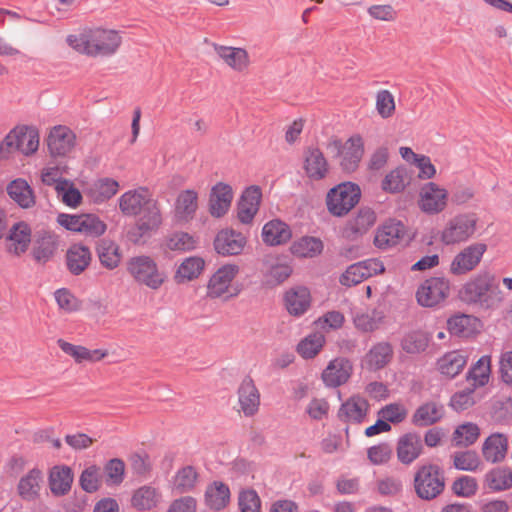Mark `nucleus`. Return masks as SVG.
<instances>
[{
	"label": "nucleus",
	"instance_id": "nucleus-1",
	"mask_svg": "<svg viewBox=\"0 0 512 512\" xmlns=\"http://www.w3.org/2000/svg\"><path fill=\"white\" fill-rule=\"evenodd\" d=\"M126 270L139 285L151 290H159L167 281V274L157 261L149 255H136L128 259Z\"/></svg>",
	"mask_w": 512,
	"mask_h": 512
},
{
	"label": "nucleus",
	"instance_id": "nucleus-2",
	"mask_svg": "<svg viewBox=\"0 0 512 512\" xmlns=\"http://www.w3.org/2000/svg\"><path fill=\"white\" fill-rule=\"evenodd\" d=\"M478 217L474 213L458 214L448 220L440 232L444 245H458L470 240L477 231Z\"/></svg>",
	"mask_w": 512,
	"mask_h": 512
},
{
	"label": "nucleus",
	"instance_id": "nucleus-3",
	"mask_svg": "<svg viewBox=\"0 0 512 512\" xmlns=\"http://www.w3.org/2000/svg\"><path fill=\"white\" fill-rule=\"evenodd\" d=\"M240 273V267L234 263H226L218 267L207 283V296L211 299H231L238 295L234 280Z\"/></svg>",
	"mask_w": 512,
	"mask_h": 512
},
{
	"label": "nucleus",
	"instance_id": "nucleus-4",
	"mask_svg": "<svg viewBox=\"0 0 512 512\" xmlns=\"http://www.w3.org/2000/svg\"><path fill=\"white\" fill-rule=\"evenodd\" d=\"M414 486L420 498L434 499L441 494L445 486L442 470L434 464L420 466L414 477Z\"/></svg>",
	"mask_w": 512,
	"mask_h": 512
},
{
	"label": "nucleus",
	"instance_id": "nucleus-5",
	"mask_svg": "<svg viewBox=\"0 0 512 512\" xmlns=\"http://www.w3.org/2000/svg\"><path fill=\"white\" fill-rule=\"evenodd\" d=\"M360 196L359 186L351 182L341 183L330 189L327 194L328 211L334 216H343L359 202Z\"/></svg>",
	"mask_w": 512,
	"mask_h": 512
},
{
	"label": "nucleus",
	"instance_id": "nucleus-6",
	"mask_svg": "<svg viewBox=\"0 0 512 512\" xmlns=\"http://www.w3.org/2000/svg\"><path fill=\"white\" fill-rule=\"evenodd\" d=\"M39 139L37 128L28 125H17L5 136L1 150H17L29 156L38 150Z\"/></svg>",
	"mask_w": 512,
	"mask_h": 512
},
{
	"label": "nucleus",
	"instance_id": "nucleus-7",
	"mask_svg": "<svg viewBox=\"0 0 512 512\" xmlns=\"http://www.w3.org/2000/svg\"><path fill=\"white\" fill-rule=\"evenodd\" d=\"M449 294L450 281L447 278L430 277L418 287L416 300L422 307L434 308L443 303Z\"/></svg>",
	"mask_w": 512,
	"mask_h": 512
},
{
	"label": "nucleus",
	"instance_id": "nucleus-8",
	"mask_svg": "<svg viewBox=\"0 0 512 512\" xmlns=\"http://www.w3.org/2000/svg\"><path fill=\"white\" fill-rule=\"evenodd\" d=\"M487 245L482 242L472 243L461 249L452 259L449 272L455 276L466 275L480 264Z\"/></svg>",
	"mask_w": 512,
	"mask_h": 512
},
{
	"label": "nucleus",
	"instance_id": "nucleus-9",
	"mask_svg": "<svg viewBox=\"0 0 512 512\" xmlns=\"http://www.w3.org/2000/svg\"><path fill=\"white\" fill-rule=\"evenodd\" d=\"M460 293L462 298L469 303L479 304L486 308L494 304L492 283L488 275H478L472 278L464 284Z\"/></svg>",
	"mask_w": 512,
	"mask_h": 512
},
{
	"label": "nucleus",
	"instance_id": "nucleus-10",
	"mask_svg": "<svg viewBox=\"0 0 512 512\" xmlns=\"http://www.w3.org/2000/svg\"><path fill=\"white\" fill-rule=\"evenodd\" d=\"M330 145L341 156L340 165L344 171L353 172L357 169L364 154V142L360 135H353L343 145L339 140H334Z\"/></svg>",
	"mask_w": 512,
	"mask_h": 512
},
{
	"label": "nucleus",
	"instance_id": "nucleus-11",
	"mask_svg": "<svg viewBox=\"0 0 512 512\" xmlns=\"http://www.w3.org/2000/svg\"><path fill=\"white\" fill-rule=\"evenodd\" d=\"M135 229L131 232V240L139 242L143 237H149L156 232L162 224V215L156 200L139 214Z\"/></svg>",
	"mask_w": 512,
	"mask_h": 512
},
{
	"label": "nucleus",
	"instance_id": "nucleus-12",
	"mask_svg": "<svg viewBox=\"0 0 512 512\" xmlns=\"http://www.w3.org/2000/svg\"><path fill=\"white\" fill-rule=\"evenodd\" d=\"M90 56H110L121 44L120 35L114 30L90 29Z\"/></svg>",
	"mask_w": 512,
	"mask_h": 512
},
{
	"label": "nucleus",
	"instance_id": "nucleus-13",
	"mask_svg": "<svg viewBox=\"0 0 512 512\" xmlns=\"http://www.w3.org/2000/svg\"><path fill=\"white\" fill-rule=\"evenodd\" d=\"M448 193L433 182L425 184L419 194V208L427 214H437L447 205Z\"/></svg>",
	"mask_w": 512,
	"mask_h": 512
},
{
	"label": "nucleus",
	"instance_id": "nucleus-14",
	"mask_svg": "<svg viewBox=\"0 0 512 512\" xmlns=\"http://www.w3.org/2000/svg\"><path fill=\"white\" fill-rule=\"evenodd\" d=\"M75 143L76 135L64 125L54 126L47 138L48 150L52 156L68 155L75 147Z\"/></svg>",
	"mask_w": 512,
	"mask_h": 512
},
{
	"label": "nucleus",
	"instance_id": "nucleus-15",
	"mask_svg": "<svg viewBox=\"0 0 512 512\" xmlns=\"http://www.w3.org/2000/svg\"><path fill=\"white\" fill-rule=\"evenodd\" d=\"M352 372V362L345 357H337L328 363L321 378L326 387L337 388L349 380Z\"/></svg>",
	"mask_w": 512,
	"mask_h": 512
},
{
	"label": "nucleus",
	"instance_id": "nucleus-16",
	"mask_svg": "<svg viewBox=\"0 0 512 512\" xmlns=\"http://www.w3.org/2000/svg\"><path fill=\"white\" fill-rule=\"evenodd\" d=\"M246 237L233 229H222L214 240L215 251L222 256H235L242 253L246 246Z\"/></svg>",
	"mask_w": 512,
	"mask_h": 512
},
{
	"label": "nucleus",
	"instance_id": "nucleus-17",
	"mask_svg": "<svg viewBox=\"0 0 512 512\" xmlns=\"http://www.w3.org/2000/svg\"><path fill=\"white\" fill-rule=\"evenodd\" d=\"M154 200L147 188L139 187L120 196L119 208L123 214L135 216L140 214Z\"/></svg>",
	"mask_w": 512,
	"mask_h": 512
},
{
	"label": "nucleus",
	"instance_id": "nucleus-18",
	"mask_svg": "<svg viewBox=\"0 0 512 512\" xmlns=\"http://www.w3.org/2000/svg\"><path fill=\"white\" fill-rule=\"evenodd\" d=\"M292 267L280 258L267 255L262 262L264 281L269 286H276L286 281L292 274Z\"/></svg>",
	"mask_w": 512,
	"mask_h": 512
},
{
	"label": "nucleus",
	"instance_id": "nucleus-19",
	"mask_svg": "<svg viewBox=\"0 0 512 512\" xmlns=\"http://www.w3.org/2000/svg\"><path fill=\"white\" fill-rule=\"evenodd\" d=\"M237 394L240 411L246 417L254 416L260 406V392L251 377L246 376L241 381Z\"/></svg>",
	"mask_w": 512,
	"mask_h": 512
},
{
	"label": "nucleus",
	"instance_id": "nucleus-20",
	"mask_svg": "<svg viewBox=\"0 0 512 512\" xmlns=\"http://www.w3.org/2000/svg\"><path fill=\"white\" fill-rule=\"evenodd\" d=\"M213 48L219 58L232 70L242 73L248 70L251 60L246 49L223 46L214 43Z\"/></svg>",
	"mask_w": 512,
	"mask_h": 512
},
{
	"label": "nucleus",
	"instance_id": "nucleus-21",
	"mask_svg": "<svg viewBox=\"0 0 512 512\" xmlns=\"http://www.w3.org/2000/svg\"><path fill=\"white\" fill-rule=\"evenodd\" d=\"M404 235V225L400 221L389 220L377 229L374 244L376 247L385 250L397 245Z\"/></svg>",
	"mask_w": 512,
	"mask_h": 512
},
{
	"label": "nucleus",
	"instance_id": "nucleus-22",
	"mask_svg": "<svg viewBox=\"0 0 512 512\" xmlns=\"http://www.w3.org/2000/svg\"><path fill=\"white\" fill-rule=\"evenodd\" d=\"M233 191L228 184L219 182L211 189L209 198V212L213 217L224 216L232 203Z\"/></svg>",
	"mask_w": 512,
	"mask_h": 512
},
{
	"label": "nucleus",
	"instance_id": "nucleus-23",
	"mask_svg": "<svg viewBox=\"0 0 512 512\" xmlns=\"http://www.w3.org/2000/svg\"><path fill=\"white\" fill-rule=\"evenodd\" d=\"M422 450L421 437L416 433H407L398 439L397 458L404 465L413 463L422 454Z\"/></svg>",
	"mask_w": 512,
	"mask_h": 512
},
{
	"label": "nucleus",
	"instance_id": "nucleus-24",
	"mask_svg": "<svg viewBox=\"0 0 512 512\" xmlns=\"http://www.w3.org/2000/svg\"><path fill=\"white\" fill-rule=\"evenodd\" d=\"M59 245L58 236L47 230L39 231L36 234L33 245V257L38 263L48 262L55 254Z\"/></svg>",
	"mask_w": 512,
	"mask_h": 512
},
{
	"label": "nucleus",
	"instance_id": "nucleus-25",
	"mask_svg": "<svg viewBox=\"0 0 512 512\" xmlns=\"http://www.w3.org/2000/svg\"><path fill=\"white\" fill-rule=\"evenodd\" d=\"M284 302L289 314L299 317L307 312L311 305L310 291L304 286L292 287L286 291Z\"/></svg>",
	"mask_w": 512,
	"mask_h": 512
},
{
	"label": "nucleus",
	"instance_id": "nucleus-26",
	"mask_svg": "<svg viewBox=\"0 0 512 512\" xmlns=\"http://www.w3.org/2000/svg\"><path fill=\"white\" fill-rule=\"evenodd\" d=\"M369 410V403L359 395L351 396L340 407L338 417L345 422L361 423Z\"/></svg>",
	"mask_w": 512,
	"mask_h": 512
},
{
	"label": "nucleus",
	"instance_id": "nucleus-27",
	"mask_svg": "<svg viewBox=\"0 0 512 512\" xmlns=\"http://www.w3.org/2000/svg\"><path fill=\"white\" fill-rule=\"evenodd\" d=\"M261 190L257 186L247 188L238 204V218L241 223L248 224L258 212L261 201Z\"/></svg>",
	"mask_w": 512,
	"mask_h": 512
},
{
	"label": "nucleus",
	"instance_id": "nucleus-28",
	"mask_svg": "<svg viewBox=\"0 0 512 512\" xmlns=\"http://www.w3.org/2000/svg\"><path fill=\"white\" fill-rule=\"evenodd\" d=\"M375 221L376 215L374 211L370 208H362L356 216L347 222L343 235L349 239H356L366 233L374 225Z\"/></svg>",
	"mask_w": 512,
	"mask_h": 512
},
{
	"label": "nucleus",
	"instance_id": "nucleus-29",
	"mask_svg": "<svg viewBox=\"0 0 512 512\" xmlns=\"http://www.w3.org/2000/svg\"><path fill=\"white\" fill-rule=\"evenodd\" d=\"M468 355L465 351L454 350L445 353L437 360V370L445 377L454 378L467 364Z\"/></svg>",
	"mask_w": 512,
	"mask_h": 512
},
{
	"label": "nucleus",
	"instance_id": "nucleus-30",
	"mask_svg": "<svg viewBox=\"0 0 512 512\" xmlns=\"http://www.w3.org/2000/svg\"><path fill=\"white\" fill-rule=\"evenodd\" d=\"M42 483V471L38 468L31 469L19 479L17 485L19 496L25 501L36 500L40 495Z\"/></svg>",
	"mask_w": 512,
	"mask_h": 512
},
{
	"label": "nucleus",
	"instance_id": "nucleus-31",
	"mask_svg": "<svg viewBox=\"0 0 512 512\" xmlns=\"http://www.w3.org/2000/svg\"><path fill=\"white\" fill-rule=\"evenodd\" d=\"M31 242V229L25 222L14 224L7 237V250L9 253L19 256L26 252Z\"/></svg>",
	"mask_w": 512,
	"mask_h": 512
},
{
	"label": "nucleus",
	"instance_id": "nucleus-32",
	"mask_svg": "<svg viewBox=\"0 0 512 512\" xmlns=\"http://www.w3.org/2000/svg\"><path fill=\"white\" fill-rule=\"evenodd\" d=\"M262 240L268 246H278L287 243L292 237L290 227L279 219L267 222L262 228Z\"/></svg>",
	"mask_w": 512,
	"mask_h": 512
},
{
	"label": "nucleus",
	"instance_id": "nucleus-33",
	"mask_svg": "<svg viewBox=\"0 0 512 512\" xmlns=\"http://www.w3.org/2000/svg\"><path fill=\"white\" fill-rule=\"evenodd\" d=\"M508 445L509 440L506 435L494 433L484 441L482 455L487 462H501L507 454Z\"/></svg>",
	"mask_w": 512,
	"mask_h": 512
},
{
	"label": "nucleus",
	"instance_id": "nucleus-34",
	"mask_svg": "<svg viewBox=\"0 0 512 512\" xmlns=\"http://www.w3.org/2000/svg\"><path fill=\"white\" fill-rule=\"evenodd\" d=\"M198 210V193L193 189L181 191L175 201V217L179 221L192 220Z\"/></svg>",
	"mask_w": 512,
	"mask_h": 512
},
{
	"label": "nucleus",
	"instance_id": "nucleus-35",
	"mask_svg": "<svg viewBox=\"0 0 512 512\" xmlns=\"http://www.w3.org/2000/svg\"><path fill=\"white\" fill-rule=\"evenodd\" d=\"M6 190L9 197L21 208L28 209L35 205L34 191L26 180L15 179L7 185Z\"/></svg>",
	"mask_w": 512,
	"mask_h": 512
},
{
	"label": "nucleus",
	"instance_id": "nucleus-36",
	"mask_svg": "<svg viewBox=\"0 0 512 512\" xmlns=\"http://www.w3.org/2000/svg\"><path fill=\"white\" fill-rule=\"evenodd\" d=\"M393 348L388 342H379L373 345L366 353L363 363L371 371L384 368L392 359Z\"/></svg>",
	"mask_w": 512,
	"mask_h": 512
},
{
	"label": "nucleus",
	"instance_id": "nucleus-37",
	"mask_svg": "<svg viewBox=\"0 0 512 512\" xmlns=\"http://www.w3.org/2000/svg\"><path fill=\"white\" fill-rule=\"evenodd\" d=\"M443 416V405L433 401L426 402L416 409L412 416V423L418 427H426L437 423Z\"/></svg>",
	"mask_w": 512,
	"mask_h": 512
},
{
	"label": "nucleus",
	"instance_id": "nucleus-38",
	"mask_svg": "<svg viewBox=\"0 0 512 512\" xmlns=\"http://www.w3.org/2000/svg\"><path fill=\"white\" fill-rule=\"evenodd\" d=\"M73 474L68 466H54L49 473V487L53 495L63 496L71 489Z\"/></svg>",
	"mask_w": 512,
	"mask_h": 512
},
{
	"label": "nucleus",
	"instance_id": "nucleus-39",
	"mask_svg": "<svg viewBox=\"0 0 512 512\" xmlns=\"http://www.w3.org/2000/svg\"><path fill=\"white\" fill-rule=\"evenodd\" d=\"M199 474L195 467L184 466L177 470L171 481L172 491L183 494L193 491L198 483Z\"/></svg>",
	"mask_w": 512,
	"mask_h": 512
},
{
	"label": "nucleus",
	"instance_id": "nucleus-40",
	"mask_svg": "<svg viewBox=\"0 0 512 512\" xmlns=\"http://www.w3.org/2000/svg\"><path fill=\"white\" fill-rule=\"evenodd\" d=\"M304 169L309 178L322 179L328 172V164L323 153L317 148L308 149L305 153Z\"/></svg>",
	"mask_w": 512,
	"mask_h": 512
},
{
	"label": "nucleus",
	"instance_id": "nucleus-41",
	"mask_svg": "<svg viewBox=\"0 0 512 512\" xmlns=\"http://www.w3.org/2000/svg\"><path fill=\"white\" fill-rule=\"evenodd\" d=\"M205 266L203 258L191 256L185 258L177 267L174 279L177 283H184L198 278Z\"/></svg>",
	"mask_w": 512,
	"mask_h": 512
},
{
	"label": "nucleus",
	"instance_id": "nucleus-42",
	"mask_svg": "<svg viewBox=\"0 0 512 512\" xmlns=\"http://www.w3.org/2000/svg\"><path fill=\"white\" fill-rule=\"evenodd\" d=\"M160 500V492L155 487L145 485L134 491L131 505L137 510H151L158 505Z\"/></svg>",
	"mask_w": 512,
	"mask_h": 512
},
{
	"label": "nucleus",
	"instance_id": "nucleus-43",
	"mask_svg": "<svg viewBox=\"0 0 512 512\" xmlns=\"http://www.w3.org/2000/svg\"><path fill=\"white\" fill-rule=\"evenodd\" d=\"M66 260L69 271L74 275H79L90 263V250L83 245H73L67 251Z\"/></svg>",
	"mask_w": 512,
	"mask_h": 512
},
{
	"label": "nucleus",
	"instance_id": "nucleus-44",
	"mask_svg": "<svg viewBox=\"0 0 512 512\" xmlns=\"http://www.w3.org/2000/svg\"><path fill=\"white\" fill-rule=\"evenodd\" d=\"M97 254L101 265L110 270L118 267L122 258L119 246L108 239L99 241Z\"/></svg>",
	"mask_w": 512,
	"mask_h": 512
},
{
	"label": "nucleus",
	"instance_id": "nucleus-45",
	"mask_svg": "<svg viewBox=\"0 0 512 512\" xmlns=\"http://www.w3.org/2000/svg\"><path fill=\"white\" fill-rule=\"evenodd\" d=\"M230 500L229 487L222 482H214L207 487L205 492L206 504L213 510H221Z\"/></svg>",
	"mask_w": 512,
	"mask_h": 512
},
{
	"label": "nucleus",
	"instance_id": "nucleus-46",
	"mask_svg": "<svg viewBox=\"0 0 512 512\" xmlns=\"http://www.w3.org/2000/svg\"><path fill=\"white\" fill-rule=\"evenodd\" d=\"M410 177L405 167L391 170L382 180L381 188L387 193H399L409 184Z\"/></svg>",
	"mask_w": 512,
	"mask_h": 512
},
{
	"label": "nucleus",
	"instance_id": "nucleus-47",
	"mask_svg": "<svg viewBox=\"0 0 512 512\" xmlns=\"http://www.w3.org/2000/svg\"><path fill=\"white\" fill-rule=\"evenodd\" d=\"M491 373L490 356H482L469 370L467 380L471 382L472 388L485 386L489 382Z\"/></svg>",
	"mask_w": 512,
	"mask_h": 512
},
{
	"label": "nucleus",
	"instance_id": "nucleus-48",
	"mask_svg": "<svg viewBox=\"0 0 512 512\" xmlns=\"http://www.w3.org/2000/svg\"><path fill=\"white\" fill-rule=\"evenodd\" d=\"M197 240L187 232L177 231L169 234L164 240V247L175 252L194 250Z\"/></svg>",
	"mask_w": 512,
	"mask_h": 512
},
{
	"label": "nucleus",
	"instance_id": "nucleus-49",
	"mask_svg": "<svg viewBox=\"0 0 512 512\" xmlns=\"http://www.w3.org/2000/svg\"><path fill=\"white\" fill-rule=\"evenodd\" d=\"M323 250V243L320 239L310 236L302 237L291 246V252L304 258H312L319 255Z\"/></svg>",
	"mask_w": 512,
	"mask_h": 512
},
{
	"label": "nucleus",
	"instance_id": "nucleus-50",
	"mask_svg": "<svg viewBox=\"0 0 512 512\" xmlns=\"http://www.w3.org/2000/svg\"><path fill=\"white\" fill-rule=\"evenodd\" d=\"M476 324V318L465 314L455 315L447 322L449 332L460 337L470 336L476 330Z\"/></svg>",
	"mask_w": 512,
	"mask_h": 512
},
{
	"label": "nucleus",
	"instance_id": "nucleus-51",
	"mask_svg": "<svg viewBox=\"0 0 512 512\" xmlns=\"http://www.w3.org/2000/svg\"><path fill=\"white\" fill-rule=\"evenodd\" d=\"M325 344V336L320 332L307 335L297 345V352L305 359L315 357Z\"/></svg>",
	"mask_w": 512,
	"mask_h": 512
},
{
	"label": "nucleus",
	"instance_id": "nucleus-52",
	"mask_svg": "<svg viewBox=\"0 0 512 512\" xmlns=\"http://www.w3.org/2000/svg\"><path fill=\"white\" fill-rule=\"evenodd\" d=\"M119 189V184L111 178H101L90 187V194L96 202H103L113 197Z\"/></svg>",
	"mask_w": 512,
	"mask_h": 512
},
{
	"label": "nucleus",
	"instance_id": "nucleus-53",
	"mask_svg": "<svg viewBox=\"0 0 512 512\" xmlns=\"http://www.w3.org/2000/svg\"><path fill=\"white\" fill-rule=\"evenodd\" d=\"M486 482L493 491H503L512 487V471L495 468L486 474Z\"/></svg>",
	"mask_w": 512,
	"mask_h": 512
},
{
	"label": "nucleus",
	"instance_id": "nucleus-54",
	"mask_svg": "<svg viewBox=\"0 0 512 512\" xmlns=\"http://www.w3.org/2000/svg\"><path fill=\"white\" fill-rule=\"evenodd\" d=\"M385 318L382 310L374 309L371 313H362L354 317L355 327L363 332H372L379 328Z\"/></svg>",
	"mask_w": 512,
	"mask_h": 512
},
{
	"label": "nucleus",
	"instance_id": "nucleus-55",
	"mask_svg": "<svg viewBox=\"0 0 512 512\" xmlns=\"http://www.w3.org/2000/svg\"><path fill=\"white\" fill-rule=\"evenodd\" d=\"M480 435L479 427L474 423H466L457 427L453 434L457 446L467 447L476 442Z\"/></svg>",
	"mask_w": 512,
	"mask_h": 512
},
{
	"label": "nucleus",
	"instance_id": "nucleus-56",
	"mask_svg": "<svg viewBox=\"0 0 512 512\" xmlns=\"http://www.w3.org/2000/svg\"><path fill=\"white\" fill-rule=\"evenodd\" d=\"M106 231V225L100 218L94 214L80 215V233L88 236L97 237Z\"/></svg>",
	"mask_w": 512,
	"mask_h": 512
},
{
	"label": "nucleus",
	"instance_id": "nucleus-57",
	"mask_svg": "<svg viewBox=\"0 0 512 512\" xmlns=\"http://www.w3.org/2000/svg\"><path fill=\"white\" fill-rule=\"evenodd\" d=\"M453 464L458 470L476 471L481 465V460L475 451H462L453 454Z\"/></svg>",
	"mask_w": 512,
	"mask_h": 512
},
{
	"label": "nucleus",
	"instance_id": "nucleus-58",
	"mask_svg": "<svg viewBox=\"0 0 512 512\" xmlns=\"http://www.w3.org/2000/svg\"><path fill=\"white\" fill-rule=\"evenodd\" d=\"M57 197L69 207H77L82 200L80 191L70 181L62 182L56 188Z\"/></svg>",
	"mask_w": 512,
	"mask_h": 512
},
{
	"label": "nucleus",
	"instance_id": "nucleus-59",
	"mask_svg": "<svg viewBox=\"0 0 512 512\" xmlns=\"http://www.w3.org/2000/svg\"><path fill=\"white\" fill-rule=\"evenodd\" d=\"M238 507L240 512H260L261 499L253 489H243L238 495Z\"/></svg>",
	"mask_w": 512,
	"mask_h": 512
},
{
	"label": "nucleus",
	"instance_id": "nucleus-60",
	"mask_svg": "<svg viewBox=\"0 0 512 512\" xmlns=\"http://www.w3.org/2000/svg\"><path fill=\"white\" fill-rule=\"evenodd\" d=\"M100 480V468L95 465H91L82 471L79 482L84 491L93 493L98 490Z\"/></svg>",
	"mask_w": 512,
	"mask_h": 512
},
{
	"label": "nucleus",
	"instance_id": "nucleus-61",
	"mask_svg": "<svg viewBox=\"0 0 512 512\" xmlns=\"http://www.w3.org/2000/svg\"><path fill=\"white\" fill-rule=\"evenodd\" d=\"M66 43L74 51L90 56V29L68 35Z\"/></svg>",
	"mask_w": 512,
	"mask_h": 512
},
{
	"label": "nucleus",
	"instance_id": "nucleus-62",
	"mask_svg": "<svg viewBox=\"0 0 512 512\" xmlns=\"http://www.w3.org/2000/svg\"><path fill=\"white\" fill-rule=\"evenodd\" d=\"M54 297L59 308L67 313L76 312L81 308V301L68 289L61 288L56 290Z\"/></svg>",
	"mask_w": 512,
	"mask_h": 512
},
{
	"label": "nucleus",
	"instance_id": "nucleus-63",
	"mask_svg": "<svg viewBox=\"0 0 512 512\" xmlns=\"http://www.w3.org/2000/svg\"><path fill=\"white\" fill-rule=\"evenodd\" d=\"M408 411L404 405L400 403H391L382 407L378 411V416L388 423H400L407 417Z\"/></svg>",
	"mask_w": 512,
	"mask_h": 512
},
{
	"label": "nucleus",
	"instance_id": "nucleus-64",
	"mask_svg": "<svg viewBox=\"0 0 512 512\" xmlns=\"http://www.w3.org/2000/svg\"><path fill=\"white\" fill-rule=\"evenodd\" d=\"M376 110L378 114L386 119L391 117L395 112L394 96L388 90H380L376 95Z\"/></svg>",
	"mask_w": 512,
	"mask_h": 512
}]
</instances>
